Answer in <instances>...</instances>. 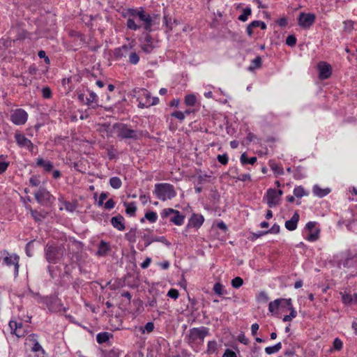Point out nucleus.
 Wrapping results in <instances>:
<instances>
[{
    "label": "nucleus",
    "instance_id": "obj_1",
    "mask_svg": "<svg viewBox=\"0 0 357 357\" xmlns=\"http://www.w3.org/2000/svg\"><path fill=\"white\" fill-rule=\"evenodd\" d=\"M209 335V329L205 326L190 328L185 337L188 344L196 352L201 349L205 337Z\"/></svg>",
    "mask_w": 357,
    "mask_h": 357
},
{
    "label": "nucleus",
    "instance_id": "obj_2",
    "mask_svg": "<svg viewBox=\"0 0 357 357\" xmlns=\"http://www.w3.org/2000/svg\"><path fill=\"white\" fill-rule=\"evenodd\" d=\"M117 137L121 139L137 140L142 137V132L138 130H134L127 124L117 123L113 126Z\"/></svg>",
    "mask_w": 357,
    "mask_h": 357
},
{
    "label": "nucleus",
    "instance_id": "obj_3",
    "mask_svg": "<svg viewBox=\"0 0 357 357\" xmlns=\"http://www.w3.org/2000/svg\"><path fill=\"white\" fill-rule=\"evenodd\" d=\"M65 254V249L61 245L47 243L45 247V257L50 264H57L61 261Z\"/></svg>",
    "mask_w": 357,
    "mask_h": 357
},
{
    "label": "nucleus",
    "instance_id": "obj_4",
    "mask_svg": "<svg viewBox=\"0 0 357 357\" xmlns=\"http://www.w3.org/2000/svg\"><path fill=\"white\" fill-rule=\"evenodd\" d=\"M153 194L162 202L172 199L177 195L174 185L168 183L155 184Z\"/></svg>",
    "mask_w": 357,
    "mask_h": 357
},
{
    "label": "nucleus",
    "instance_id": "obj_5",
    "mask_svg": "<svg viewBox=\"0 0 357 357\" xmlns=\"http://www.w3.org/2000/svg\"><path fill=\"white\" fill-rule=\"evenodd\" d=\"M20 257L16 254H10L6 250L0 251V264L11 266H14V275L17 277L19 273Z\"/></svg>",
    "mask_w": 357,
    "mask_h": 357
},
{
    "label": "nucleus",
    "instance_id": "obj_6",
    "mask_svg": "<svg viewBox=\"0 0 357 357\" xmlns=\"http://www.w3.org/2000/svg\"><path fill=\"white\" fill-rule=\"evenodd\" d=\"M161 218L165 219L170 218L169 221L177 226H181L183 224L185 216L181 213L172 208H165L160 213Z\"/></svg>",
    "mask_w": 357,
    "mask_h": 357
},
{
    "label": "nucleus",
    "instance_id": "obj_7",
    "mask_svg": "<svg viewBox=\"0 0 357 357\" xmlns=\"http://www.w3.org/2000/svg\"><path fill=\"white\" fill-rule=\"evenodd\" d=\"M36 201L41 205H47L54 200V197L45 188H41L35 193Z\"/></svg>",
    "mask_w": 357,
    "mask_h": 357
},
{
    "label": "nucleus",
    "instance_id": "obj_8",
    "mask_svg": "<svg viewBox=\"0 0 357 357\" xmlns=\"http://www.w3.org/2000/svg\"><path fill=\"white\" fill-rule=\"evenodd\" d=\"M28 119L27 112L22 109H16L11 112L10 121L17 126L26 123Z\"/></svg>",
    "mask_w": 357,
    "mask_h": 357
},
{
    "label": "nucleus",
    "instance_id": "obj_9",
    "mask_svg": "<svg viewBox=\"0 0 357 357\" xmlns=\"http://www.w3.org/2000/svg\"><path fill=\"white\" fill-rule=\"evenodd\" d=\"M316 16L313 13H300L298 23L303 29H309L314 22Z\"/></svg>",
    "mask_w": 357,
    "mask_h": 357
},
{
    "label": "nucleus",
    "instance_id": "obj_10",
    "mask_svg": "<svg viewBox=\"0 0 357 357\" xmlns=\"http://www.w3.org/2000/svg\"><path fill=\"white\" fill-rule=\"evenodd\" d=\"M266 200L269 208H274L280 204V198L275 193V189L269 188L263 198Z\"/></svg>",
    "mask_w": 357,
    "mask_h": 357
},
{
    "label": "nucleus",
    "instance_id": "obj_11",
    "mask_svg": "<svg viewBox=\"0 0 357 357\" xmlns=\"http://www.w3.org/2000/svg\"><path fill=\"white\" fill-rule=\"evenodd\" d=\"M24 344L26 347L30 348V352H34L37 351H40V350H44L42 346L38 342V336L36 334H31L28 335L25 339Z\"/></svg>",
    "mask_w": 357,
    "mask_h": 357
},
{
    "label": "nucleus",
    "instance_id": "obj_12",
    "mask_svg": "<svg viewBox=\"0 0 357 357\" xmlns=\"http://www.w3.org/2000/svg\"><path fill=\"white\" fill-rule=\"evenodd\" d=\"M319 77L321 79H328L332 74V68L330 64L325 61H320L317 64Z\"/></svg>",
    "mask_w": 357,
    "mask_h": 357
},
{
    "label": "nucleus",
    "instance_id": "obj_13",
    "mask_svg": "<svg viewBox=\"0 0 357 357\" xmlns=\"http://www.w3.org/2000/svg\"><path fill=\"white\" fill-rule=\"evenodd\" d=\"M9 327L11 330V333L15 334L18 337H24L26 333V331L24 328L21 321L10 320L9 321Z\"/></svg>",
    "mask_w": 357,
    "mask_h": 357
},
{
    "label": "nucleus",
    "instance_id": "obj_14",
    "mask_svg": "<svg viewBox=\"0 0 357 357\" xmlns=\"http://www.w3.org/2000/svg\"><path fill=\"white\" fill-rule=\"evenodd\" d=\"M138 96L137 101L138 102V107L139 108L149 107L150 106H145V102H151V94L145 89H139L137 91Z\"/></svg>",
    "mask_w": 357,
    "mask_h": 357
},
{
    "label": "nucleus",
    "instance_id": "obj_15",
    "mask_svg": "<svg viewBox=\"0 0 357 357\" xmlns=\"http://www.w3.org/2000/svg\"><path fill=\"white\" fill-rule=\"evenodd\" d=\"M139 20L143 22V28L145 31L148 32H151L153 31L152 26L155 24V20L153 17H151L149 14L146 13L144 10L141 14Z\"/></svg>",
    "mask_w": 357,
    "mask_h": 357
},
{
    "label": "nucleus",
    "instance_id": "obj_16",
    "mask_svg": "<svg viewBox=\"0 0 357 357\" xmlns=\"http://www.w3.org/2000/svg\"><path fill=\"white\" fill-rule=\"evenodd\" d=\"M15 140L17 144L21 147L26 148L29 151L33 152L35 146L30 139L26 138L23 134H16Z\"/></svg>",
    "mask_w": 357,
    "mask_h": 357
},
{
    "label": "nucleus",
    "instance_id": "obj_17",
    "mask_svg": "<svg viewBox=\"0 0 357 357\" xmlns=\"http://www.w3.org/2000/svg\"><path fill=\"white\" fill-rule=\"evenodd\" d=\"M204 221L203 215L200 214L193 213L189 219L187 227L199 228Z\"/></svg>",
    "mask_w": 357,
    "mask_h": 357
},
{
    "label": "nucleus",
    "instance_id": "obj_18",
    "mask_svg": "<svg viewBox=\"0 0 357 357\" xmlns=\"http://www.w3.org/2000/svg\"><path fill=\"white\" fill-rule=\"evenodd\" d=\"M110 222L112 225L119 231H123L126 228L124 218L121 215L112 217Z\"/></svg>",
    "mask_w": 357,
    "mask_h": 357
},
{
    "label": "nucleus",
    "instance_id": "obj_19",
    "mask_svg": "<svg viewBox=\"0 0 357 357\" xmlns=\"http://www.w3.org/2000/svg\"><path fill=\"white\" fill-rule=\"evenodd\" d=\"M36 165L42 167L45 172H50L53 170V163L50 160H44L42 158L36 159Z\"/></svg>",
    "mask_w": 357,
    "mask_h": 357
},
{
    "label": "nucleus",
    "instance_id": "obj_20",
    "mask_svg": "<svg viewBox=\"0 0 357 357\" xmlns=\"http://www.w3.org/2000/svg\"><path fill=\"white\" fill-rule=\"evenodd\" d=\"M299 214L296 211L291 218L285 222V227L289 231H294L297 228V225L299 221Z\"/></svg>",
    "mask_w": 357,
    "mask_h": 357
},
{
    "label": "nucleus",
    "instance_id": "obj_21",
    "mask_svg": "<svg viewBox=\"0 0 357 357\" xmlns=\"http://www.w3.org/2000/svg\"><path fill=\"white\" fill-rule=\"evenodd\" d=\"M89 97L86 98V105H87L88 106L91 107L93 109H96L98 107V97L96 95V93H95L93 91H89Z\"/></svg>",
    "mask_w": 357,
    "mask_h": 357
},
{
    "label": "nucleus",
    "instance_id": "obj_22",
    "mask_svg": "<svg viewBox=\"0 0 357 357\" xmlns=\"http://www.w3.org/2000/svg\"><path fill=\"white\" fill-rule=\"evenodd\" d=\"M110 245L108 243L101 241L99 245L97 255L99 256H105L110 250Z\"/></svg>",
    "mask_w": 357,
    "mask_h": 357
},
{
    "label": "nucleus",
    "instance_id": "obj_23",
    "mask_svg": "<svg viewBox=\"0 0 357 357\" xmlns=\"http://www.w3.org/2000/svg\"><path fill=\"white\" fill-rule=\"evenodd\" d=\"M129 50L130 47L126 45H124L119 48L115 49L114 52V57L117 59H121L122 57H126V54Z\"/></svg>",
    "mask_w": 357,
    "mask_h": 357
},
{
    "label": "nucleus",
    "instance_id": "obj_24",
    "mask_svg": "<svg viewBox=\"0 0 357 357\" xmlns=\"http://www.w3.org/2000/svg\"><path fill=\"white\" fill-rule=\"evenodd\" d=\"M312 192L315 196L319 197H324L326 196L331 192L329 188L322 189L319 185H315L313 187Z\"/></svg>",
    "mask_w": 357,
    "mask_h": 357
},
{
    "label": "nucleus",
    "instance_id": "obj_25",
    "mask_svg": "<svg viewBox=\"0 0 357 357\" xmlns=\"http://www.w3.org/2000/svg\"><path fill=\"white\" fill-rule=\"evenodd\" d=\"M124 206L126 207V213L129 216H135L137 211V206L135 202H124Z\"/></svg>",
    "mask_w": 357,
    "mask_h": 357
},
{
    "label": "nucleus",
    "instance_id": "obj_26",
    "mask_svg": "<svg viewBox=\"0 0 357 357\" xmlns=\"http://www.w3.org/2000/svg\"><path fill=\"white\" fill-rule=\"evenodd\" d=\"M287 305L290 306L289 310H291V312L289 315L284 316L283 319H282L284 322L291 321V319L295 318L297 315L296 311L291 306V299L287 300Z\"/></svg>",
    "mask_w": 357,
    "mask_h": 357
},
{
    "label": "nucleus",
    "instance_id": "obj_27",
    "mask_svg": "<svg viewBox=\"0 0 357 357\" xmlns=\"http://www.w3.org/2000/svg\"><path fill=\"white\" fill-rule=\"evenodd\" d=\"M112 335L108 332L100 333L96 335V340L99 344H103L107 342Z\"/></svg>",
    "mask_w": 357,
    "mask_h": 357
},
{
    "label": "nucleus",
    "instance_id": "obj_28",
    "mask_svg": "<svg viewBox=\"0 0 357 357\" xmlns=\"http://www.w3.org/2000/svg\"><path fill=\"white\" fill-rule=\"evenodd\" d=\"M213 291L218 296H222L224 294H227V291L225 290V287L220 282H216L213 285Z\"/></svg>",
    "mask_w": 357,
    "mask_h": 357
},
{
    "label": "nucleus",
    "instance_id": "obj_29",
    "mask_svg": "<svg viewBox=\"0 0 357 357\" xmlns=\"http://www.w3.org/2000/svg\"><path fill=\"white\" fill-rule=\"evenodd\" d=\"M240 160L242 165L250 164L254 165L257 162L256 157H251L248 158L245 153L241 154Z\"/></svg>",
    "mask_w": 357,
    "mask_h": 357
},
{
    "label": "nucleus",
    "instance_id": "obj_30",
    "mask_svg": "<svg viewBox=\"0 0 357 357\" xmlns=\"http://www.w3.org/2000/svg\"><path fill=\"white\" fill-rule=\"evenodd\" d=\"M282 348V344L281 342H278L273 346L271 347H267L265 348V352L268 355H271L273 354L278 352Z\"/></svg>",
    "mask_w": 357,
    "mask_h": 357
},
{
    "label": "nucleus",
    "instance_id": "obj_31",
    "mask_svg": "<svg viewBox=\"0 0 357 357\" xmlns=\"http://www.w3.org/2000/svg\"><path fill=\"white\" fill-rule=\"evenodd\" d=\"M136 234H137V229L136 228H132L130 229V231L125 234V238L127 241H128L130 243H135L136 242Z\"/></svg>",
    "mask_w": 357,
    "mask_h": 357
},
{
    "label": "nucleus",
    "instance_id": "obj_32",
    "mask_svg": "<svg viewBox=\"0 0 357 357\" xmlns=\"http://www.w3.org/2000/svg\"><path fill=\"white\" fill-rule=\"evenodd\" d=\"M184 102L187 106L193 107L197 102V98L194 94L186 95L184 98Z\"/></svg>",
    "mask_w": 357,
    "mask_h": 357
},
{
    "label": "nucleus",
    "instance_id": "obj_33",
    "mask_svg": "<svg viewBox=\"0 0 357 357\" xmlns=\"http://www.w3.org/2000/svg\"><path fill=\"white\" fill-rule=\"evenodd\" d=\"M319 232L320 230L319 229H315L312 230L311 231H309V234L306 237V240L310 242H313L318 240L319 237Z\"/></svg>",
    "mask_w": 357,
    "mask_h": 357
},
{
    "label": "nucleus",
    "instance_id": "obj_34",
    "mask_svg": "<svg viewBox=\"0 0 357 357\" xmlns=\"http://www.w3.org/2000/svg\"><path fill=\"white\" fill-rule=\"evenodd\" d=\"M354 264V259L351 257H347L344 259L339 261V266H342L344 268H349Z\"/></svg>",
    "mask_w": 357,
    "mask_h": 357
},
{
    "label": "nucleus",
    "instance_id": "obj_35",
    "mask_svg": "<svg viewBox=\"0 0 357 357\" xmlns=\"http://www.w3.org/2000/svg\"><path fill=\"white\" fill-rule=\"evenodd\" d=\"M6 157L3 155H0V175L3 174L8 169L10 162L6 161Z\"/></svg>",
    "mask_w": 357,
    "mask_h": 357
},
{
    "label": "nucleus",
    "instance_id": "obj_36",
    "mask_svg": "<svg viewBox=\"0 0 357 357\" xmlns=\"http://www.w3.org/2000/svg\"><path fill=\"white\" fill-rule=\"evenodd\" d=\"M63 205L66 211L73 212L77 208V202L63 201Z\"/></svg>",
    "mask_w": 357,
    "mask_h": 357
},
{
    "label": "nucleus",
    "instance_id": "obj_37",
    "mask_svg": "<svg viewBox=\"0 0 357 357\" xmlns=\"http://www.w3.org/2000/svg\"><path fill=\"white\" fill-rule=\"evenodd\" d=\"M294 195L297 198L308 195V192L302 186H297L294 189Z\"/></svg>",
    "mask_w": 357,
    "mask_h": 357
},
{
    "label": "nucleus",
    "instance_id": "obj_38",
    "mask_svg": "<svg viewBox=\"0 0 357 357\" xmlns=\"http://www.w3.org/2000/svg\"><path fill=\"white\" fill-rule=\"evenodd\" d=\"M252 10L250 7H246L243 10L242 14H241L238 19L241 22H245L248 20V17L251 15Z\"/></svg>",
    "mask_w": 357,
    "mask_h": 357
},
{
    "label": "nucleus",
    "instance_id": "obj_39",
    "mask_svg": "<svg viewBox=\"0 0 357 357\" xmlns=\"http://www.w3.org/2000/svg\"><path fill=\"white\" fill-rule=\"evenodd\" d=\"M109 185L114 189H119L122 185L121 180L117 177L114 176L109 179Z\"/></svg>",
    "mask_w": 357,
    "mask_h": 357
},
{
    "label": "nucleus",
    "instance_id": "obj_40",
    "mask_svg": "<svg viewBox=\"0 0 357 357\" xmlns=\"http://www.w3.org/2000/svg\"><path fill=\"white\" fill-rule=\"evenodd\" d=\"M261 66V58L258 56L252 61L250 66L248 67V70L250 71H252L256 68H260Z\"/></svg>",
    "mask_w": 357,
    "mask_h": 357
},
{
    "label": "nucleus",
    "instance_id": "obj_41",
    "mask_svg": "<svg viewBox=\"0 0 357 357\" xmlns=\"http://www.w3.org/2000/svg\"><path fill=\"white\" fill-rule=\"evenodd\" d=\"M217 350H218L217 342L215 340L209 341L208 342V345H207V351H206L207 354H215V353H216Z\"/></svg>",
    "mask_w": 357,
    "mask_h": 357
},
{
    "label": "nucleus",
    "instance_id": "obj_42",
    "mask_svg": "<svg viewBox=\"0 0 357 357\" xmlns=\"http://www.w3.org/2000/svg\"><path fill=\"white\" fill-rule=\"evenodd\" d=\"M346 226L349 231L357 234V218L354 217V215H353V220L349 221Z\"/></svg>",
    "mask_w": 357,
    "mask_h": 357
},
{
    "label": "nucleus",
    "instance_id": "obj_43",
    "mask_svg": "<svg viewBox=\"0 0 357 357\" xmlns=\"http://www.w3.org/2000/svg\"><path fill=\"white\" fill-rule=\"evenodd\" d=\"M145 218L147 219L150 222L154 223L158 220V215L156 212L148 211L145 213Z\"/></svg>",
    "mask_w": 357,
    "mask_h": 357
},
{
    "label": "nucleus",
    "instance_id": "obj_44",
    "mask_svg": "<svg viewBox=\"0 0 357 357\" xmlns=\"http://www.w3.org/2000/svg\"><path fill=\"white\" fill-rule=\"evenodd\" d=\"M144 8H139V9H134V8H130L128 9V13L130 16H132V17H140V15L141 14L144 12Z\"/></svg>",
    "mask_w": 357,
    "mask_h": 357
},
{
    "label": "nucleus",
    "instance_id": "obj_45",
    "mask_svg": "<svg viewBox=\"0 0 357 357\" xmlns=\"http://www.w3.org/2000/svg\"><path fill=\"white\" fill-rule=\"evenodd\" d=\"M281 301L282 299H276L274 301L271 302L268 305V310L271 312H275L278 309Z\"/></svg>",
    "mask_w": 357,
    "mask_h": 357
},
{
    "label": "nucleus",
    "instance_id": "obj_46",
    "mask_svg": "<svg viewBox=\"0 0 357 357\" xmlns=\"http://www.w3.org/2000/svg\"><path fill=\"white\" fill-rule=\"evenodd\" d=\"M231 286L235 289H238L243 284V280L241 277H236L231 280Z\"/></svg>",
    "mask_w": 357,
    "mask_h": 357
},
{
    "label": "nucleus",
    "instance_id": "obj_47",
    "mask_svg": "<svg viewBox=\"0 0 357 357\" xmlns=\"http://www.w3.org/2000/svg\"><path fill=\"white\" fill-rule=\"evenodd\" d=\"M270 167L278 175H282L284 174L283 168L274 162H270Z\"/></svg>",
    "mask_w": 357,
    "mask_h": 357
},
{
    "label": "nucleus",
    "instance_id": "obj_48",
    "mask_svg": "<svg viewBox=\"0 0 357 357\" xmlns=\"http://www.w3.org/2000/svg\"><path fill=\"white\" fill-rule=\"evenodd\" d=\"M127 27L129 29L136 31L140 28V26L137 24L133 19L128 18L126 23Z\"/></svg>",
    "mask_w": 357,
    "mask_h": 357
},
{
    "label": "nucleus",
    "instance_id": "obj_49",
    "mask_svg": "<svg viewBox=\"0 0 357 357\" xmlns=\"http://www.w3.org/2000/svg\"><path fill=\"white\" fill-rule=\"evenodd\" d=\"M342 294V301L343 303L345 305H349L353 301V296L350 294L347 293H341Z\"/></svg>",
    "mask_w": 357,
    "mask_h": 357
},
{
    "label": "nucleus",
    "instance_id": "obj_50",
    "mask_svg": "<svg viewBox=\"0 0 357 357\" xmlns=\"http://www.w3.org/2000/svg\"><path fill=\"white\" fill-rule=\"evenodd\" d=\"M279 232H280V226L278 224H274L269 230L261 232L259 235H258V236H260L264 234H267L268 233L278 234Z\"/></svg>",
    "mask_w": 357,
    "mask_h": 357
},
{
    "label": "nucleus",
    "instance_id": "obj_51",
    "mask_svg": "<svg viewBox=\"0 0 357 357\" xmlns=\"http://www.w3.org/2000/svg\"><path fill=\"white\" fill-rule=\"evenodd\" d=\"M31 214L33 219L37 222L42 221L45 218V215L37 211L31 210Z\"/></svg>",
    "mask_w": 357,
    "mask_h": 357
},
{
    "label": "nucleus",
    "instance_id": "obj_52",
    "mask_svg": "<svg viewBox=\"0 0 357 357\" xmlns=\"http://www.w3.org/2000/svg\"><path fill=\"white\" fill-rule=\"evenodd\" d=\"M250 24V26H252L253 29L256 27H260L262 30L266 29V24H265V22L262 21L255 20L252 22Z\"/></svg>",
    "mask_w": 357,
    "mask_h": 357
},
{
    "label": "nucleus",
    "instance_id": "obj_53",
    "mask_svg": "<svg viewBox=\"0 0 357 357\" xmlns=\"http://www.w3.org/2000/svg\"><path fill=\"white\" fill-rule=\"evenodd\" d=\"M139 61V56L136 52H131L129 54V62L131 64L136 65Z\"/></svg>",
    "mask_w": 357,
    "mask_h": 357
},
{
    "label": "nucleus",
    "instance_id": "obj_54",
    "mask_svg": "<svg viewBox=\"0 0 357 357\" xmlns=\"http://www.w3.org/2000/svg\"><path fill=\"white\" fill-rule=\"evenodd\" d=\"M154 329V324L151 321L146 324L143 328H141L142 333H144L146 332L147 333H151Z\"/></svg>",
    "mask_w": 357,
    "mask_h": 357
},
{
    "label": "nucleus",
    "instance_id": "obj_55",
    "mask_svg": "<svg viewBox=\"0 0 357 357\" xmlns=\"http://www.w3.org/2000/svg\"><path fill=\"white\" fill-rule=\"evenodd\" d=\"M42 95L44 98L49 99L52 97V91L50 87H43L42 89Z\"/></svg>",
    "mask_w": 357,
    "mask_h": 357
},
{
    "label": "nucleus",
    "instance_id": "obj_56",
    "mask_svg": "<svg viewBox=\"0 0 357 357\" xmlns=\"http://www.w3.org/2000/svg\"><path fill=\"white\" fill-rule=\"evenodd\" d=\"M296 43V38L294 35H289L286 38V44L290 47H294Z\"/></svg>",
    "mask_w": 357,
    "mask_h": 357
},
{
    "label": "nucleus",
    "instance_id": "obj_57",
    "mask_svg": "<svg viewBox=\"0 0 357 357\" xmlns=\"http://www.w3.org/2000/svg\"><path fill=\"white\" fill-rule=\"evenodd\" d=\"M171 116L176 118L180 121H183L185 119V113L180 111H175L171 114Z\"/></svg>",
    "mask_w": 357,
    "mask_h": 357
},
{
    "label": "nucleus",
    "instance_id": "obj_58",
    "mask_svg": "<svg viewBox=\"0 0 357 357\" xmlns=\"http://www.w3.org/2000/svg\"><path fill=\"white\" fill-rule=\"evenodd\" d=\"M167 296L172 298L177 299L179 296V292L176 289H170L167 292Z\"/></svg>",
    "mask_w": 357,
    "mask_h": 357
},
{
    "label": "nucleus",
    "instance_id": "obj_59",
    "mask_svg": "<svg viewBox=\"0 0 357 357\" xmlns=\"http://www.w3.org/2000/svg\"><path fill=\"white\" fill-rule=\"evenodd\" d=\"M217 159L220 163H221L222 165H227L228 163V160H229V158H228V156L227 154L218 155L217 156Z\"/></svg>",
    "mask_w": 357,
    "mask_h": 357
},
{
    "label": "nucleus",
    "instance_id": "obj_60",
    "mask_svg": "<svg viewBox=\"0 0 357 357\" xmlns=\"http://www.w3.org/2000/svg\"><path fill=\"white\" fill-rule=\"evenodd\" d=\"M343 346V343L342 340L339 338H335L333 341V348L335 350L340 351L342 349Z\"/></svg>",
    "mask_w": 357,
    "mask_h": 357
},
{
    "label": "nucleus",
    "instance_id": "obj_61",
    "mask_svg": "<svg viewBox=\"0 0 357 357\" xmlns=\"http://www.w3.org/2000/svg\"><path fill=\"white\" fill-rule=\"evenodd\" d=\"M142 238L143 240H144L145 241V245H144V247L146 248L148 247L149 245H151L153 242H154V238H151L148 234H144L142 236Z\"/></svg>",
    "mask_w": 357,
    "mask_h": 357
},
{
    "label": "nucleus",
    "instance_id": "obj_62",
    "mask_svg": "<svg viewBox=\"0 0 357 357\" xmlns=\"http://www.w3.org/2000/svg\"><path fill=\"white\" fill-rule=\"evenodd\" d=\"M104 357H119V351L118 349H112L105 352Z\"/></svg>",
    "mask_w": 357,
    "mask_h": 357
},
{
    "label": "nucleus",
    "instance_id": "obj_63",
    "mask_svg": "<svg viewBox=\"0 0 357 357\" xmlns=\"http://www.w3.org/2000/svg\"><path fill=\"white\" fill-rule=\"evenodd\" d=\"M45 350H40V351H34L30 352L29 354V357H45Z\"/></svg>",
    "mask_w": 357,
    "mask_h": 357
},
{
    "label": "nucleus",
    "instance_id": "obj_64",
    "mask_svg": "<svg viewBox=\"0 0 357 357\" xmlns=\"http://www.w3.org/2000/svg\"><path fill=\"white\" fill-rule=\"evenodd\" d=\"M222 357H237L236 352L234 351L227 349L222 356Z\"/></svg>",
    "mask_w": 357,
    "mask_h": 357
}]
</instances>
